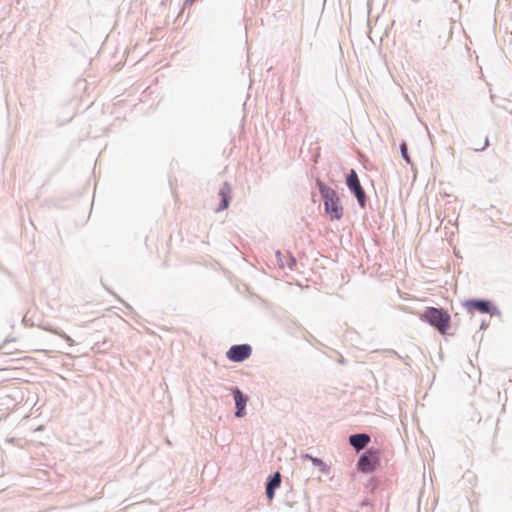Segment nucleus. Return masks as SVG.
Masks as SVG:
<instances>
[{
    "label": "nucleus",
    "instance_id": "f257e3e1",
    "mask_svg": "<svg viewBox=\"0 0 512 512\" xmlns=\"http://www.w3.org/2000/svg\"><path fill=\"white\" fill-rule=\"evenodd\" d=\"M318 187L324 200L325 211L329 215L330 220H339L343 216V207L336 191L320 181L318 182Z\"/></svg>",
    "mask_w": 512,
    "mask_h": 512
},
{
    "label": "nucleus",
    "instance_id": "f03ea898",
    "mask_svg": "<svg viewBox=\"0 0 512 512\" xmlns=\"http://www.w3.org/2000/svg\"><path fill=\"white\" fill-rule=\"evenodd\" d=\"M420 319L435 327L442 335L447 334L450 328V314L442 308L427 307L420 314Z\"/></svg>",
    "mask_w": 512,
    "mask_h": 512
},
{
    "label": "nucleus",
    "instance_id": "7ed1b4c3",
    "mask_svg": "<svg viewBox=\"0 0 512 512\" xmlns=\"http://www.w3.org/2000/svg\"><path fill=\"white\" fill-rule=\"evenodd\" d=\"M380 462V451L377 449L367 450L358 460L357 468L363 473L373 472Z\"/></svg>",
    "mask_w": 512,
    "mask_h": 512
},
{
    "label": "nucleus",
    "instance_id": "20e7f679",
    "mask_svg": "<svg viewBox=\"0 0 512 512\" xmlns=\"http://www.w3.org/2000/svg\"><path fill=\"white\" fill-rule=\"evenodd\" d=\"M252 348L248 344L234 345L227 352L226 356L233 362H242L250 357Z\"/></svg>",
    "mask_w": 512,
    "mask_h": 512
},
{
    "label": "nucleus",
    "instance_id": "39448f33",
    "mask_svg": "<svg viewBox=\"0 0 512 512\" xmlns=\"http://www.w3.org/2000/svg\"><path fill=\"white\" fill-rule=\"evenodd\" d=\"M347 186L349 187V189L352 192H354L360 206L364 207L365 192H364L363 188L361 187L357 173L354 170H351L349 176L347 177Z\"/></svg>",
    "mask_w": 512,
    "mask_h": 512
},
{
    "label": "nucleus",
    "instance_id": "423d86ee",
    "mask_svg": "<svg viewBox=\"0 0 512 512\" xmlns=\"http://www.w3.org/2000/svg\"><path fill=\"white\" fill-rule=\"evenodd\" d=\"M233 395L237 408L235 415L239 418L243 417L245 415V406L248 398L238 388L233 389Z\"/></svg>",
    "mask_w": 512,
    "mask_h": 512
},
{
    "label": "nucleus",
    "instance_id": "0eeeda50",
    "mask_svg": "<svg viewBox=\"0 0 512 512\" xmlns=\"http://www.w3.org/2000/svg\"><path fill=\"white\" fill-rule=\"evenodd\" d=\"M370 437L367 434H355L350 436L349 442L350 444L357 450H361L365 448V446L369 443Z\"/></svg>",
    "mask_w": 512,
    "mask_h": 512
},
{
    "label": "nucleus",
    "instance_id": "6e6552de",
    "mask_svg": "<svg viewBox=\"0 0 512 512\" xmlns=\"http://www.w3.org/2000/svg\"><path fill=\"white\" fill-rule=\"evenodd\" d=\"M230 194H231V187L227 183H225L224 186L219 191V196L221 198V204L217 208V211L224 210L228 207Z\"/></svg>",
    "mask_w": 512,
    "mask_h": 512
},
{
    "label": "nucleus",
    "instance_id": "1a4fd4ad",
    "mask_svg": "<svg viewBox=\"0 0 512 512\" xmlns=\"http://www.w3.org/2000/svg\"><path fill=\"white\" fill-rule=\"evenodd\" d=\"M466 307L471 310H478L481 313H489L490 311L489 303L482 300H469L466 302Z\"/></svg>",
    "mask_w": 512,
    "mask_h": 512
},
{
    "label": "nucleus",
    "instance_id": "9d476101",
    "mask_svg": "<svg viewBox=\"0 0 512 512\" xmlns=\"http://www.w3.org/2000/svg\"><path fill=\"white\" fill-rule=\"evenodd\" d=\"M281 478L279 472L275 474V476L269 481L267 486L271 487L272 489H275L280 486Z\"/></svg>",
    "mask_w": 512,
    "mask_h": 512
},
{
    "label": "nucleus",
    "instance_id": "9b49d317",
    "mask_svg": "<svg viewBox=\"0 0 512 512\" xmlns=\"http://www.w3.org/2000/svg\"><path fill=\"white\" fill-rule=\"evenodd\" d=\"M400 149H401L402 157L405 159V161L407 163H410V158H409V155H408V152H407V145H406V143H402L400 145Z\"/></svg>",
    "mask_w": 512,
    "mask_h": 512
},
{
    "label": "nucleus",
    "instance_id": "f8f14e48",
    "mask_svg": "<svg viewBox=\"0 0 512 512\" xmlns=\"http://www.w3.org/2000/svg\"><path fill=\"white\" fill-rule=\"evenodd\" d=\"M304 458H305V459H309V460H310L314 465H316V466H319V467H320V466H323V465H324V463H323V461H322V460H320V459H318V458H314V457H312V456H310V455H305V456H304Z\"/></svg>",
    "mask_w": 512,
    "mask_h": 512
},
{
    "label": "nucleus",
    "instance_id": "ddd939ff",
    "mask_svg": "<svg viewBox=\"0 0 512 512\" xmlns=\"http://www.w3.org/2000/svg\"><path fill=\"white\" fill-rule=\"evenodd\" d=\"M49 331H51V329H48ZM53 333H56L58 334L59 336H61L63 339H65L70 345L73 344V340L65 333H59L55 330H52Z\"/></svg>",
    "mask_w": 512,
    "mask_h": 512
},
{
    "label": "nucleus",
    "instance_id": "4468645a",
    "mask_svg": "<svg viewBox=\"0 0 512 512\" xmlns=\"http://www.w3.org/2000/svg\"><path fill=\"white\" fill-rule=\"evenodd\" d=\"M266 494H267L269 499H272L274 497V489H272L271 487L267 486L266 487Z\"/></svg>",
    "mask_w": 512,
    "mask_h": 512
},
{
    "label": "nucleus",
    "instance_id": "2eb2a0df",
    "mask_svg": "<svg viewBox=\"0 0 512 512\" xmlns=\"http://www.w3.org/2000/svg\"><path fill=\"white\" fill-rule=\"evenodd\" d=\"M487 145H488V139H485V143H484V146L482 147V149H484Z\"/></svg>",
    "mask_w": 512,
    "mask_h": 512
}]
</instances>
